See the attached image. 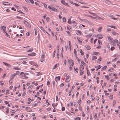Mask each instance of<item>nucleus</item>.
Listing matches in <instances>:
<instances>
[{
    "instance_id": "nucleus-1",
    "label": "nucleus",
    "mask_w": 120,
    "mask_h": 120,
    "mask_svg": "<svg viewBox=\"0 0 120 120\" xmlns=\"http://www.w3.org/2000/svg\"><path fill=\"white\" fill-rule=\"evenodd\" d=\"M29 63L33 65L36 66H38V65H37L36 63L34 61H30L29 62Z\"/></svg>"
},
{
    "instance_id": "nucleus-2",
    "label": "nucleus",
    "mask_w": 120,
    "mask_h": 120,
    "mask_svg": "<svg viewBox=\"0 0 120 120\" xmlns=\"http://www.w3.org/2000/svg\"><path fill=\"white\" fill-rule=\"evenodd\" d=\"M96 37L98 38L99 39H101L103 38L102 35L101 34H98L95 36Z\"/></svg>"
},
{
    "instance_id": "nucleus-3",
    "label": "nucleus",
    "mask_w": 120,
    "mask_h": 120,
    "mask_svg": "<svg viewBox=\"0 0 120 120\" xmlns=\"http://www.w3.org/2000/svg\"><path fill=\"white\" fill-rule=\"evenodd\" d=\"M23 22L29 28H30L31 27V26L30 24L28 22L26 21H24Z\"/></svg>"
},
{
    "instance_id": "nucleus-4",
    "label": "nucleus",
    "mask_w": 120,
    "mask_h": 120,
    "mask_svg": "<svg viewBox=\"0 0 120 120\" xmlns=\"http://www.w3.org/2000/svg\"><path fill=\"white\" fill-rule=\"evenodd\" d=\"M61 2L63 5L65 6H66L67 5L68 6H69V5H68V3H67L65 2L64 0H62L61 1Z\"/></svg>"
},
{
    "instance_id": "nucleus-5",
    "label": "nucleus",
    "mask_w": 120,
    "mask_h": 120,
    "mask_svg": "<svg viewBox=\"0 0 120 120\" xmlns=\"http://www.w3.org/2000/svg\"><path fill=\"white\" fill-rule=\"evenodd\" d=\"M18 74V73H15L11 75V78H12V79H13L14 78L15 76Z\"/></svg>"
},
{
    "instance_id": "nucleus-6",
    "label": "nucleus",
    "mask_w": 120,
    "mask_h": 120,
    "mask_svg": "<svg viewBox=\"0 0 120 120\" xmlns=\"http://www.w3.org/2000/svg\"><path fill=\"white\" fill-rule=\"evenodd\" d=\"M3 63L6 66L10 68L11 67V65L10 64H8L7 63L3 62Z\"/></svg>"
},
{
    "instance_id": "nucleus-7",
    "label": "nucleus",
    "mask_w": 120,
    "mask_h": 120,
    "mask_svg": "<svg viewBox=\"0 0 120 120\" xmlns=\"http://www.w3.org/2000/svg\"><path fill=\"white\" fill-rule=\"evenodd\" d=\"M6 29V27L4 26H3L1 27V29L3 31L4 33L5 32V30Z\"/></svg>"
},
{
    "instance_id": "nucleus-8",
    "label": "nucleus",
    "mask_w": 120,
    "mask_h": 120,
    "mask_svg": "<svg viewBox=\"0 0 120 120\" xmlns=\"http://www.w3.org/2000/svg\"><path fill=\"white\" fill-rule=\"evenodd\" d=\"M66 79L67 80H65V82H66L67 81H69L70 80V77L69 75L66 76Z\"/></svg>"
},
{
    "instance_id": "nucleus-9",
    "label": "nucleus",
    "mask_w": 120,
    "mask_h": 120,
    "mask_svg": "<svg viewBox=\"0 0 120 120\" xmlns=\"http://www.w3.org/2000/svg\"><path fill=\"white\" fill-rule=\"evenodd\" d=\"M105 2L106 4H107L109 5H110L112 4V2L108 0H106L105 1Z\"/></svg>"
},
{
    "instance_id": "nucleus-10",
    "label": "nucleus",
    "mask_w": 120,
    "mask_h": 120,
    "mask_svg": "<svg viewBox=\"0 0 120 120\" xmlns=\"http://www.w3.org/2000/svg\"><path fill=\"white\" fill-rule=\"evenodd\" d=\"M36 54L35 53H31L30 54H29L28 55L29 56H35L36 55Z\"/></svg>"
},
{
    "instance_id": "nucleus-11",
    "label": "nucleus",
    "mask_w": 120,
    "mask_h": 120,
    "mask_svg": "<svg viewBox=\"0 0 120 120\" xmlns=\"http://www.w3.org/2000/svg\"><path fill=\"white\" fill-rule=\"evenodd\" d=\"M97 67H98V68L96 69V71H97L98 70V69H99L101 67V65H98L97 66H96L95 67V68H97Z\"/></svg>"
},
{
    "instance_id": "nucleus-12",
    "label": "nucleus",
    "mask_w": 120,
    "mask_h": 120,
    "mask_svg": "<svg viewBox=\"0 0 120 120\" xmlns=\"http://www.w3.org/2000/svg\"><path fill=\"white\" fill-rule=\"evenodd\" d=\"M2 4L4 5H10V3L7 2H2Z\"/></svg>"
},
{
    "instance_id": "nucleus-13",
    "label": "nucleus",
    "mask_w": 120,
    "mask_h": 120,
    "mask_svg": "<svg viewBox=\"0 0 120 120\" xmlns=\"http://www.w3.org/2000/svg\"><path fill=\"white\" fill-rule=\"evenodd\" d=\"M55 81L56 82L58 80H60V77L59 76L58 77H56L55 78Z\"/></svg>"
},
{
    "instance_id": "nucleus-14",
    "label": "nucleus",
    "mask_w": 120,
    "mask_h": 120,
    "mask_svg": "<svg viewBox=\"0 0 120 120\" xmlns=\"http://www.w3.org/2000/svg\"><path fill=\"white\" fill-rule=\"evenodd\" d=\"M42 52V55L41 56V58L42 59H43L44 58V56H45V52Z\"/></svg>"
},
{
    "instance_id": "nucleus-15",
    "label": "nucleus",
    "mask_w": 120,
    "mask_h": 120,
    "mask_svg": "<svg viewBox=\"0 0 120 120\" xmlns=\"http://www.w3.org/2000/svg\"><path fill=\"white\" fill-rule=\"evenodd\" d=\"M96 16V17H95L92 16L90 15H88V17H91V18H92L93 19H95L97 20L98 19V18L97 17L98 16L97 15V16Z\"/></svg>"
},
{
    "instance_id": "nucleus-16",
    "label": "nucleus",
    "mask_w": 120,
    "mask_h": 120,
    "mask_svg": "<svg viewBox=\"0 0 120 120\" xmlns=\"http://www.w3.org/2000/svg\"><path fill=\"white\" fill-rule=\"evenodd\" d=\"M77 39L78 41H79V43L80 44H82V41L81 40L80 38L79 37H77Z\"/></svg>"
},
{
    "instance_id": "nucleus-17",
    "label": "nucleus",
    "mask_w": 120,
    "mask_h": 120,
    "mask_svg": "<svg viewBox=\"0 0 120 120\" xmlns=\"http://www.w3.org/2000/svg\"><path fill=\"white\" fill-rule=\"evenodd\" d=\"M51 9L52 11L56 12L57 11V10L54 7H51Z\"/></svg>"
},
{
    "instance_id": "nucleus-18",
    "label": "nucleus",
    "mask_w": 120,
    "mask_h": 120,
    "mask_svg": "<svg viewBox=\"0 0 120 120\" xmlns=\"http://www.w3.org/2000/svg\"><path fill=\"white\" fill-rule=\"evenodd\" d=\"M86 49L88 50H89L90 49V47L88 45H86L85 46Z\"/></svg>"
},
{
    "instance_id": "nucleus-19",
    "label": "nucleus",
    "mask_w": 120,
    "mask_h": 120,
    "mask_svg": "<svg viewBox=\"0 0 120 120\" xmlns=\"http://www.w3.org/2000/svg\"><path fill=\"white\" fill-rule=\"evenodd\" d=\"M40 29L44 33H45L46 32L45 31V30L44 29L43 27L41 26L40 27Z\"/></svg>"
},
{
    "instance_id": "nucleus-20",
    "label": "nucleus",
    "mask_w": 120,
    "mask_h": 120,
    "mask_svg": "<svg viewBox=\"0 0 120 120\" xmlns=\"http://www.w3.org/2000/svg\"><path fill=\"white\" fill-rule=\"evenodd\" d=\"M60 45L59 44H58L57 45V52H59V50L60 49L59 48Z\"/></svg>"
},
{
    "instance_id": "nucleus-21",
    "label": "nucleus",
    "mask_w": 120,
    "mask_h": 120,
    "mask_svg": "<svg viewBox=\"0 0 120 120\" xmlns=\"http://www.w3.org/2000/svg\"><path fill=\"white\" fill-rule=\"evenodd\" d=\"M112 34L114 35H119V34H118L114 31L112 32Z\"/></svg>"
},
{
    "instance_id": "nucleus-22",
    "label": "nucleus",
    "mask_w": 120,
    "mask_h": 120,
    "mask_svg": "<svg viewBox=\"0 0 120 120\" xmlns=\"http://www.w3.org/2000/svg\"><path fill=\"white\" fill-rule=\"evenodd\" d=\"M107 26L109 27H111L112 28H113L115 29H116V27L115 26H113V25H111V26L108 25V26Z\"/></svg>"
},
{
    "instance_id": "nucleus-23",
    "label": "nucleus",
    "mask_w": 120,
    "mask_h": 120,
    "mask_svg": "<svg viewBox=\"0 0 120 120\" xmlns=\"http://www.w3.org/2000/svg\"><path fill=\"white\" fill-rule=\"evenodd\" d=\"M92 60H94L95 59H97V57L96 56H92Z\"/></svg>"
},
{
    "instance_id": "nucleus-24",
    "label": "nucleus",
    "mask_w": 120,
    "mask_h": 120,
    "mask_svg": "<svg viewBox=\"0 0 120 120\" xmlns=\"http://www.w3.org/2000/svg\"><path fill=\"white\" fill-rule=\"evenodd\" d=\"M79 52L81 54V55H83L84 54V52L82 51L81 49H80L79 50Z\"/></svg>"
},
{
    "instance_id": "nucleus-25",
    "label": "nucleus",
    "mask_w": 120,
    "mask_h": 120,
    "mask_svg": "<svg viewBox=\"0 0 120 120\" xmlns=\"http://www.w3.org/2000/svg\"><path fill=\"white\" fill-rule=\"evenodd\" d=\"M81 101V99L80 98L79 99V100H78L77 101V103L79 104V106H80V101Z\"/></svg>"
},
{
    "instance_id": "nucleus-26",
    "label": "nucleus",
    "mask_w": 120,
    "mask_h": 120,
    "mask_svg": "<svg viewBox=\"0 0 120 120\" xmlns=\"http://www.w3.org/2000/svg\"><path fill=\"white\" fill-rule=\"evenodd\" d=\"M64 83H62L60 85V88H62L64 86Z\"/></svg>"
},
{
    "instance_id": "nucleus-27",
    "label": "nucleus",
    "mask_w": 120,
    "mask_h": 120,
    "mask_svg": "<svg viewBox=\"0 0 120 120\" xmlns=\"http://www.w3.org/2000/svg\"><path fill=\"white\" fill-rule=\"evenodd\" d=\"M102 29V27H100L99 28H98V32H100L101 31V30Z\"/></svg>"
},
{
    "instance_id": "nucleus-28",
    "label": "nucleus",
    "mask_w": 120,
    "mask_h": 120,
    "mask_svg": "<svg viewBox=\"0 0 120 120\" xmlns=\"http://www.w3.org/2000/svg\"><path fill=\"white\" fill-rule=\"evenodd\" d=\"M113 106H114L115 105L116 103V101L115 100H113Z\"/></svg>"
},
{
    "instance_id": "nucleus-29",
    "label": "nucleus",
    "mask_w": 120,
    "mask_h": 120,
    "mask_svg": "<svg viewBox=\"0 0 120 120\" xmlns=\"http://www.w3.org/2000/svg\"><path fill=\"white\" fill-rule=\"evenodd\" d=\"M88 12L89 13H90L92 14L93 15L95 16H96L97 15L95 14V13H92L90 11H89Z\"/></svg>"
},
{
    "instance_id": "nucleus-30",
    "label": "nucleus",
    "mask_w": 120,
    "mask_h": 120,
    "mask_svg": "<svg viewBox=\"0 0 120 120\" xmlns=\"http://www.w3.org/2000/svg\"><path fill=\"white\" fill-rule=\"evenodd\" d=\"M83 71L81 70H80V74L81 75H82L83 74Z\"/></svg>"
},
{
    "instance_id": "nucleus-31",
    "label": "nucleus",
    "mask_w": 120,
    "mask_h": 120,
    "mask_svg": "<svg viewBox=\"0 0 120 120\" xmlns=\"http://www.w3.org/2000/svg\"><path fill=\"white\" fill-rule=\"evenodd\" d=\"M72 23L74 24L75 26H74V27H77V26H76V25H75V24H76V22H75V21H73Z\"/></svg>"
},
{
    "instance_id": "nucleus-32",
    "label": "nucleus",
    "mask_w": 120,
    "mask_h": 120,
    "mask_svg": "<svg viewBox=\"0 0 120 120\" xmlns=\"http://www.w3.org/2000/svg\"><path fill=\"white\" fill-rule=\"evenodd\" d=\"M108 38L109 40V41L110 42H111L112 41V38H110L109 37H108Z\"/></svg>"
},
{
    "instance_id": "nucleus-33",
    "label": "nucleus",
    "mask_w": 120,
    "mask_h": 120,
    "mask_svg": "<svg viewBox=\"0 0 120 120\" xmlns=\"http://www.w3.org/2000/svg\"><path fill=\"white\" fill-rule=\"evenodd\" d=\"M98 52H93L94 54L95 55H98Z\"/></svg>"
},
{
    "instance_id": "nucleus-34",
    "label": "nucleus",
    "mask_w": 120,
    "mask_h": 120,
    "mask_svg": "<svg viewBox=\"0 0 120 120\" xmlns=\"http://www.w3.org/2000/svg\"><path fill=\"white\" fill-rule=\"evenodd\" d=\"M13 69H14L15 70H19L20 69V68L18 67H14L13 68Z\"/></svg>"
},
{
    "instance_id": "nucleus-35",
    "label": "nucleus",
    "mask_w": 120,
    "mask_h": 120,
    "mask_svg": "<svg viewBox=\"0 0 120 120\" xmlns=\"http://www.w3.org/2000/svg\"><path fill=\"white\" fill-rule=\"evenodd\" d=\"M38 105V103H36L34 104H33V105H32V106L33 107H34L36 105Z\"/></svg>"
},
{
    "instance_id": "nucleus-36",
    "label": "nucleus",
    "mask_w": 120,
    "mask_h": 120,
    "mask_svg": "<svg viewBox=\"0 0 120 120\" xmlns=\"http://www.w3.org/2000/svg\"><path fill=\"white\" fill-rule=\"evenodd\" d=\"M57 65V64H56L54 66H53V67L52 68V69H54L56 68L57 67L56 66Z\"/></svg>"
},
{
    "instance_id": "nucleus-37",
    "label": "nucleus",
    "mask_w": 120,
    "mask_h": 120,
    "mask_svg": "<svg viewBox=\"0 0 120 120\" xmlns=\"http://www.w3.org/2000/svg\"><path fill=\"white\" fill-rule=\"evenodd\" d=\"M4 33H6V35L7 36V37H8L9 38H10V36L9 35H8V33L6 32H4Z\"/></svg>"
},
{
    "instance_id": "nucleus-38",
    "label": "nucleus",
    "mask_w": 120,
    "mask_h": 120,
    "mask_svg": "<svg viewBox=\"0 0 120 120\" xmlns=\"http://www.w3.org/2000/svg\"><path fill=\"white\" fill-rule=\"evenodd\" d=\"M13 79H12V78H11V79L9 81V83H10V82L11 84L12 82V80Z\"/></svg>"
},
{
    "instance_id": "nucleus-39",
    "label": "nucleus",
    "mask_w": 120,
    "mask_h": 120,
    "mask_svg": "<svg viewBox=\"0 0 120 120\" xmlns=\"http://www.w3.org/2000/svg\"><path fill=\"white\" fill-rule=\"evenodd\" d=\"M63 21L64 22H65L66 21V19L64 17L62 18Z\"/></svg>"
},
{
    "instance_id": "nucleus-40",
    "label": "nucleus",
    "mask_w": 120,
    "mask_h": 120,
    "mask_svg": "<svg viewBox=\"0 0 120 120\" xmlns=\"http://www.w3.org/2000/svg\"><path fill=\"white\" fill-rule=\"evenodd\" d=\"M101 56H100L99 57V58L98 60L99 61V62H100L101 61Z\"/></svg>"
},
{
    "instance_id": "nucleus-41",
    "label": "nucleus",
    "mask_w": 120,
    "mask_h": 120,
    "mask_svg": "<svg viewBox=\"0 0 120 120\" xmlns=\"http://www.w3.org/2000/svg\"><path fill=\"white\" fill-rule=\"evenodd\" d=\"M113 70V68H109V70L108 71H110L112 72V71Z\"/></svg>"
},
{
    "instance_id": "nucleus-42",
    "label": "nucleus",
    "mask_w": 120,
    "mask_h": 120,
    "mask_svg": "<svg viewBox=\"0 0 120 120\" xmlns=\"http://www.w3.org/2000/svg\"><path fill=\"white\" fill-rule=\"evenodd\" d=\"M69 3H71L72 4H74V3H73V2L71 0H69Z\"/></svg>"
},
{
    "instance_id": "nucleus-43",
    "label": "nucleus",
    "mask_w": 120,
    "mask_h": 120,
    "mask_svg": "<svg viewBox=\"0 0 120 120\" xmlns=\"http://www.w3.org/2000/svg\"><path fill=\"white\" fill-rule=\"evenodd\" d=\"M43 5H44V7L45 8H47V5L45 4H44V3H43Z\"/></svg>"
},
{
    "instance_id": "nucleus-44",
    "label": "nucleus",
    "mask_w": 120,
    "mask_h": 120,
    "mask_svg": "<svg viewBox=\"0 0 120 120\" xmlns=\"http://www.w3.org/2000/svg\"><path fill=\"white\" fill-rule=\"evenodd\" d=\"M34 30L35 31V35H37L38 33L37 31L35 29H34Z\"/></svg>"
},
{
    "instance_id": "nucleus-45",
    "label": "nucleus",
    "mask_w": 120,
    "mask_h": 120,
    "mask_svg": "<svg viewBox=\"0 0 120 120\" xmlns=\"http://www.w3.org/2000/svg\"><path fill=\"white\" fill-rule=\"evenodd\" d=\"M26 92L25 91V92H24L22 94V96L23 97V96H24L26 94Z\"/></svg>"
},
{
    "instance_id": "nucleus-46",
    "label": "nucleus",
    "mask_w": 120,
    "mask_h": 120,
    "mask_svg": "<svg viewBox=\"0 0 120 120\" xmlns=\"http://www.w3.org/2000/svg\"><path fill=\"white\" fill-rule=\"evenodd\" d=\"M94 117L95 119H96L97 116V114L96 113H95V114H94Z\"/></svg>"
},
{
    "instance_id": "nucleus-47",
    "label": "nucleus",
    "mask_w": 120,
    "mask_h": 120,
    "mask_svg": "<svg viewBox=\"0 0 120 120\" xmlns=\"http://www.w3.org/2000/svg\"><path fill=\"white\" fill-rule=\"evenodd\" d=\"M24 77H22V78L23 79H27L28 78V77L27 76H26L24 75Z\"/></svg>"
},
{
    "instance_id": "nucleus-48",
    "label": "nucleus",
    "mask_w": 120,
    "mask_h": 120,
    "mask_svg": "<svg viewBox=\"0 0 120 120\" xmlns=\"http://www.w3.org/2000/svg\"><path fill=\"white\" fill-rule=\"evenodd\" d=\"M80 118L79 117H76L75 118V120H79Z\"/></svg>"
},
{
    "instance_id": "nucleus-49",
    "label": "nucleus",
    "mask_w": 120,
    "mask_h": 120,
    "mask_svg": "<svg viewBox=\"0 0 120 120\" xmlns=\"http://www.w3.org/2000/svg\"><path fill=\"white\" fill-rule=\"evenodd\" d=\"M16 17L18 19H21V20L22 19V18H21V17L17 16Z\"/></svg>"
},
{
    "instance_id": "nucleus-50",
    "label": "nucleus",
    "mask_w": 120,
    "mask_h": 120,
    "mask_svg": "<svg viewBox=\"0 0 120 120\" xmlns=\"http://www.w3.org/2000/svg\"><path fill=\"white\" fill-rule=\"evenodd\" d=\"M113 98V96L112 95H110L109 98L110 99H112Z\"/></svg>"
},
{
    "instance_id": "nucleus-51",
    "label": "nucleus",
    "mask_w": 120,
    "mask_h": 120,
    "mask_svg": "<svg viewBox=\"0 0 120 120\" xmlns=\"http://www.w3.org/2000/svg\"><path fill=\"white\" fill-rule=\"evenodd\" d=\"M60 55L59 52H57V57L58 58V59H59V58Z\"/></svg>"
},
{
    "instance_id": "nucleus-52",
    "label": "nucleus",
    "mask_w": 120,
    "mask_h": 120,
    "mask_svg": "<svg viewBox=\"0 0 120 120\" xmlns=\"http://www.w3.org/2000/svg\"><path fill=\"white\" fill-rule=\"evenodd\" d=\"M17 11L21 13L22 14H25V13L21 11L20 10H19V11L17 10Z\"/></svg>"
},
{
    "instance_id": "nucleus-53",
    "label": "nucleus",
    "mask_w": 120,
    "mask_h": 120,
    "mask_svg": "<svg viewBox=\"0 0 120 120\" xmlns=\"http://www.w3.org/2000/svg\"><path fill=\"white\" fill-rule=\"evenodd\" d=\"M71 90H70L69 91V92L68 93V95L69 96H70L71 95Z\"/></svg>"
},
{
    "instance_id": "nucleus-54",
    "label": "nucleus",
    "mask_w": 120,
    "mask_h": 120,
    "mask_svg": "<svg viewBox=\"0 0 120 120\" xmlns=\"http://www.w3.org/2000/svg\"><path fill=\"white\" fill-rule=\"evenodd\" d=\"M97 17L98 18V19L97 20H100V19L103 20V19H102V18H101V17H99V16H97Z\"/></svg>"
},
{
    "instance_id": "nucleus-55",
    "label": "nucleus",
    "mask_w": 120,
    "mask_h": 120,
    "mask_svg": "<svg viewBox=\"0 0 120 120\" xmlns=\"http://www.w3.org/2000/svg\"><path fill=\"white\" fill-rule=\"evenodd\" d=\"M105 77L108 80L109 79V77L108 75H106L105 76Z\"/></svg>"
},
{
    "instance_id": "nucleus-56",
    "label": "nucleus",
    "mask_w": 120,
    "mask_h": 120,
    "mask_svg": "<svg viewBox=\"0 0 120 120\" xmlns=\"http://www.w3.org/2000/svg\"><path fill=\"white\" fill-rule=\"evenodd\" d=\"M55 82L54 81H53L52 82V85L53 86V87H54L55 86Z\"/></svg>"
},
{
    "instance_id": "nucleus-57",
    "label": "nucleus",
    "mask_w": 120,
    "mask_h": 120,
    "mask_svg": "<svg viewBox=\"0 0 120 120\" xmlns=\"http://www.w3.org/2000/svg\"><path fill=\"white\" fill-rule=\"evenodd\" d=\"M30 33L29 32H27L26 33V35L27 36H29L30 35Z\"/></svg>"
},
{
    "instance_id": "nucleus-58",
    "label": "nucleus",
    "mask_w": 120,
    "mask_h": 120,
    "mask_svg": "<svg viewBox=\"0 0 120 120\" xmlns=\"http://www.w3.org/2000/svg\"><path fill=\"white\" fill-rule=\"evenodd\" d=\"M90 119L91 120H92L93 119L92 116L91 114L90 116Z\"/></svg>"
},
{
    "instance_id": "nucleus-59",
    "label": "nucleus",
    "mask_w": 120,
    "mask_h": 120,
    "mask_svg": "<svg viewBox=\"0 0 120 120\" xmlns=\"http://www.w3.org/2000/svg\"><path fill=\"white\" fill-rule=\"evenodd\" d=\"M46 20L47 21H48L49 20V17H47L46 18Z\"/></svg>"
},
{
    "instance_id": "nucleus-60",
    "label": "nucleus",
    "mask_w": 120,
    "mask_h": 120,
    "mask_svg": "<svg viewBox=\"0 0 120 120\" xmlns=\"http://www.w3.org/2000/svg\"><path fill=\"white\" fill-rule=\"evenodd\" d=\"M115 49V48L113 46H112L111 47V50L112 51L113 50Z\"/></svg>"
},
{
    "instance_id": "nucleus-61",
    "label": "nucleus",
    "mask_w": 120,
    "mask_h": 120,
    "mask_svg": "<svg viewBox=\"0 0 120 120\" xmlns=\"http://www.w3.org/2000/svg\"><path fill=\"white\" fill-rule=\"evenodd\" d=\"M98 42L99 44V45H100V44H101V41L100 40H98Z\"/></svg>"
},
{
    "instance_id": "nucleus-62",
    "label": "nucleus",
    "mask_w": 120,
    "mask_h": 120,
    "mask_svg": "<svg viewBox=\"0 0 120 120\" xmlns=\"http://www.w3.org/2000/svg\"><path fill=\"white\" fill-rule=\"evenodd\" d=\"M35 4L36 5L39 6L40 5L38 3L36 2H35Z\"/></svg>"
},
{
    "instance_id": "nucleus-63",
    "label": "nucleus",
    "mask_w": 120,
    "mask_h": 120,
    "mask_svg": "<svg viewBox=\"0 0 120 120\" xmlns=\"http://www.w3.org/2000/svg\"><path fill=\"white\" fill-rule=\"evenodd\" d=\"M107 67V66L106 65H105V66L103 67L102 68H103L105 70L106 69Z\"/></svg>"
},
{
    "instance_id": "nucleus-64",
    "label": "nucleus",
    "mask_w": 120,
    "mask_h": 120,
    "mask_svg": "<svg viewBox=\"0 0 120 120\" xmlns=\"http://www.w3.org/2000/svg\"><path fill=\"white\" fill-rule=\"evenodd\" d=\"M11 9L12 10H14L15 11H16V9L14 7H12L11 8Z\"/></svg>"
}]
</instances>
